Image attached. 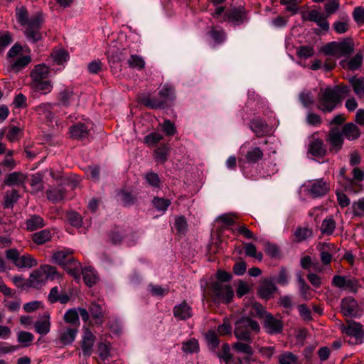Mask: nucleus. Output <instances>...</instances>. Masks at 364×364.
<instances>
[{
  "mask_svg": "<svg viewBox=\"0 0 364 364\" xmlns=\"http://www.w3.org/2000/svg\"><path fill=\"white\" fill-rule=\"evenodd\" d=\"M78 333V328L67 326H61L58 331V339L56 341L61 346L71 345L75 340Z\"/></svg>",
  "mask_w": 364,
  "mask_h": 364,
  "instance_id": "nucleus-11",
  "label": "nucleus"
},
{
  "mask_svg": "<svg viewBox=\"0 0 364 364\" xmlns=\"http://www.w3.org/2000/svg\"><path fill=\"white\" fill-rule=\"evenodd\" d=\"M173 314L180 321L187 320L193 316L192 308L186 301L176 305L173 309Z\"/></svg>",
  "mask_w": 364,
  "mask_h": 364,
  "instance_id": "nucleus-16",
  "label": "nucleus"
},
{
  "mask_svg": "<svg viewBox=\"0 0 364 364\" xmlns=\"http://www.w3.org/2000/svg\"><path fill=\"white\" fill-rule=\"evenodd\" d=\"M259 325L256 321L244 317L236 323L234 333L238 340L250 342L251 332H259Z\"/></svg>",
  "mask_w": 364,
  "mask_h": 364,
  "instance_id": "nucleus-3",
  "label": "nucleus"
},
{
  "mask_svg": "<svg viewBox=\"0 0 364 364\" xmlns=\"http://www.w3.org/2000/svg\"><path fill=\"white\" fill-rule=\"evenodd\" d=\"M250 308V314L252 316H257L259 318H264L266 314H269L265 311L264 307L257 301H252L247 306Z\"/></svg>",
  "mask_w": 364,
  "mask_h": 364,
  "instance_id": "nucleus-42",
  "label": "nucleus"
},
{
  "mask_svg": "<svg viewBox=\"0 0 364 364\" xmlns=\"http://www.w3.org/2000/svg\"><path fill=\"white\" fill-rule=\"evenodd\" d=\"M73 252L69 250H60L55 252L52 256L53 262L59 265L65 266L69 258H73L71 256Z\"/></svg>",
  "mask_w": 364,
  "mask_h": 364,
  "instance_id": "nucleus-43",
  "label": "nucleus"
},
{
  "mask_svg": "<svg viewBox=\"0 0 364 364\" xmlns=\"http://www.w3.org/2000/svg\"><path fill=\"white\" fill-rule=\"evenodd\" d=\"M119 194L120 195L121 200L124 206L132 205L136 202V196L130 192L121 191Z\"/></svg>",
  "mask_w": 364,
  "mask_h": 364,
  "instance_id": "nucleus-61",
  "label": "nucleus"
},
{
  "mask_svg": "<svg viewBox=\"0 0 364 364\" xmlns=\"http://www.w3.org/2000/svg\"><path fill=\"white\" fill-rule=\"evenodd\" d=\"M343 136L349 141L358 139L360 136V130L358 127L353 122L346 124L341 131Z\"/></svg>",
  "mask_w": 364,
  "mask_h": 364,
  "instance_id": "nucleus-24",
  "label": "nucleus"
},
{
  "mask_svg": "<svg viewBox=\"0 0 364 364\" xmlns=\"http://www.w3.org/2000/svg\"><path fill=\"white\" fill-rule=\"evenodd\" d=\"M353 215L355 216H363L364 215V198L353 202L352 204Z\"/></svg>",
  "mask_w": 364,
  "mask_h": 364,
  "instance_id": "nucleus-64",
  "label": "nucleus"
},
{
  "mask_svg": "<svg viewBox=\"0 0 364 364\" xmlns=\"http://www.w3.org/2000/svg\"><path fill=\"white\" fill-rule=\"evenodd\" d=\"M340 328L343 334L350 338V343L359 345L364 342V326L360 323L347 320Z\"/></svg>",
  "mask_w": 364,
  "mask_h": 364,
  "instance_id": "nucleus-4",
  "label": "nucleus"
},
{
  "mask_svg": "<svg viewBox=\"0 0 364 364\" xmlns=\"http://www.w3.org/2000/svg\"><path fill=\"white\" fill-rule=\"evenodd\" d=\"M65 270L73 277L75 279H79L80 277V272H81V264L76 259L73 258H69L67 261V263L63 267Z\"/></svg>",
  "mask_w": 364,
  "mask_h": 364,
  "instance_id": "nucleus-28",
  "label": "nucleus"
},
{
  "mask_svg": "<svg viewBox=\"0 0 364 364\" xmlns=\"http://www.w3.org/2000/svg\"><path fill=\"white\" fill-rule=\"evenodd\" d=\"M313 235V231L311 229L308 228L298 227L294 232L293 241L297 243H300L311 237Z\"/></svg>",
  "mask_w": 364,
  "mask_h": 364,
  "instance_id": "nucleus-37",
  "label": "nucleus"
},
{
  "mask_svg": "<svg viewBox=\"0 0 364 364\" xmlns=\"http://www.w3.org/2000/svg\"><path fill=\"white\" fill-rule=\"evenodd\" d=\"M340 97L332 87L321 89L318 95L317 108L323 112H331L341 104Z\"/></svg>",
  "mask_w": 364,
  "mask_h": 364,
  "instance_id": "nucleus-2",
  "label": "nucleus"
},
{
  "mask_svg": "<svg viewBox=\"0 0 364 364\" xmlns=\"http://www.w3.org/2000/svg\"><path fill=\"white\" fill-rule=\"evenodd\" d=\"M145 179L146 182L154 188H159L161 180L159 175L154 172L150 171L146 173Z\"/></svg>",
  "mask_w": 364,
  "mask_h": 364,
  "instance_id": "nucleus-63",
  "label": "nucleus"
},
{
  "mask_svg": "<svg viewBox=\"0 0 364 364\" xmlns=\"http://www.w3.org/2000/svg\"><path fill=\"white\" fill-rule=\"evenodd\" d=\"M277 287L271 281H265L259 287L258 294L260 297L267 300L276 291Z\"/></svg>",
  "mask_w": 364,
  "mask_h": 364,
  "instance_id": "nucleus-32",
  "label": "nucleus"
},
{
  "mask_svg": "<svg viewBox=\"0 0 364 364\" xmlns=\"http://www.w3.org/2000/svg\"><path fill=\"white\" fill-rule=\"evenodd\" d=\"M247 11L243 6L234 7L225 11L223 21L239 26L247 21Z\"/></svg>",
  "mask_w": 364,
  "mask_h": 364,
  "instance_id": "nucleus-8",
  "label": "nucleus"
},
{
  "mask_svg": "<svg viewBox=\"0 0 364 364\" xmlns=\"http://www.w3.org/2000/svg\"><path fill=\"white\" fill-rule=\"evenodd\" d=\"M96 340L95 336L88 327H83V336L81 342V348L84 355L90 356Z\"/></svg>",
  "mask_w": 364,
  "mask_h": 364,
  "instance_id": "nucleus-15",
  "label": "nucleus"
},
{
  "mask_svg": "<svg viewBox=\"0 0 364 364\" xmlns=\"http://www.w3.org/2000/svg\"><path fill=\"white\" fill-rule=\"evenodd\" d=\"M218 357L222 359L225 364H232V363H233L234 357L230 353V346L228 343H224L222 346V352L218 355Z\"/></svg>",
  "mask_w": 364,
  "mask_h": 364,
  "instance_id": "nucleus-51",
  "label": "nucleus"
},
{
  "mask_svg": "<svg viewBox=\"0 0 364 364\" xmlns=\"http://www.w3.org/2000/svg\"><path fill=\"white\" fill-rule=\"evenodd\" d=\"M89 312L95 320V324L101 326L104 323L105 311L102 306L95 301L91 302L89 306Z\"/></svg>",
  "mask_w": 364,
  "mask_h": 364,
  "instance_id": "nucleus-21",
  "label": "nucleus"
},
{
  "mask_svg": "<svg viewBox=\"0 0 364 364\" xmlns=\"http://www.w3.org/2000/svg\"><path fill=\"white\" fill-rule=\"evenodd\" d=\"M51 56L56 64L61 65L68 60L69 54L64 50H58L53 52Z\"/></svg>",
  "mask_w": 364,
  "mask_h": 364,
  "instance_id": "nucleus-58",
  "label": "nucleus"
},
{
  "mask_svg": "<svg viewBox=\"0 0 364 364\" xmlns=\"http://www.w3.org/2000/svg\"><path fill=\"white\" fill-rule=\"evenodd\" d=\"M33 339V335L28 331H20L17 336L18 343H22L24 347L30 346Z\"/></svg>",
  "mask_w": 364,
  "mask_h": 364,
  "instance_id": "nucleus-56",
  "label": "nucleus"
},
{
  "mask_svg": "<svg viewBox=\"0 0 364 364\" xmlns=\"http://www.w3.org/2000/svg\"><path fill=\"white\" fill-rule=\"evenodd\" d=\"M338 58L347 56L354 50V44L350 39H346L341 42H337Z\"/></svg>",
  "mask_w": 364,
  "mask_h": 364,
  "instance_id": "nucleus-35",
  "label": "nucleus"
},
{
  "mask_svg": "<svg viewBox=\"0 0 364 364\" xmlns=\"http://www.w3.org/2000/svg\"><path fill=\"white\" fill-rule=\"evenodd\" d=\"M343 136L338 128H333L329 131L326 141L329 143V150L331 152H338L343 144Z\"/></svg>",
  "mask_w": 364,
  "mask_h": 364,
  "instance_id": "nucleus-12",
  "label": "nucleus"
},
{
  "mask_svg": "<svg viewBox=\"0 0 364 364\" xmlns=\"http://www.w3.org/2000/svg\"><path fill=\"white\" fill-rule=\"evenodd\" d=\"M170 150L168 146L161 145L155 149L154 152V159L157 163H165L168 159Z\"/></svg>",
  "mask_w": 364,
  "mask_h": 364,
  "instance_id": "nucleus-44",
  "label": "nucleus"
},
{
  "mask_svg": "<svg viewBox=\"0 0 364 364\" xmlns=\"http://www.w3.org/2000/svg\"><path fill=\"white\" fill-rule=\"evenodd\" d=\"M58 104L64 107H68L74 100L73 89L66 87L58 92L57 95Z\"/></svg>",
  "mask_w": 364,
  "mask_h": 364,
  "instance_id": "nucleus-30",
  "label": "nucleus"
},
{
  "mask_svg": "<svg viewBox=\"0 0 364 364\" xmlns=\"http://www.w3.org/2000/svg\"><path fill=\"white\" fill-rule=\"evenodd\" d=\"M139 102L146 107L147 108L151 109H165L164 101H162L160 97L158 95L152 96L151 94H142L138 97Z\"/></svg>",
  "mask_w": 364,
  "mask_h": 364,
  "instance_id": "nucleus-14",
  "label": "nucleus"
},
{
  "mask_svg": "<svg viewBox=\"0 0 364 364\" xmlns=\"http://www.w3.org/2000/svg\"><path fill=\"white\" fill-rule=\"evenodd\" d=\"M12 36L9 32L0 33V55L12 43Z\"/></svg>",
  "mask_w": 364,
  "mask_h": 364,
  "instance_id": "nucleus-57",
  "label": "nucleus"
},
{
  "mask_svg": "<svg viewBox=\"0 0 364 364\" xmlns=\"http://www.w3.org/2000/svg\"><path fill=\"white\" fill-rule=\"evenodd\" d=\"M210 291L213 300L216 302L229 303L234 296L230 285L219 282H215L211 284Z\"/></svg>",
  "mask_w": 364,
  "mask_h": 364,
  "instance_id": "nucleus-6",
  "label": "nucleus"
},
{
  "mask_svg": "<svg viewBox=\"0 0 364 364\" xmlns=\"http://www.w3.org/2000/svg\"><path fill=\"white\" fill-rule=\"evenodd\" d=\"M26 176L21 172H13L8 174L4 183L8 186H20L25 183Z\"/></svg>",
  "mask_w": 364,
  "mask_h": 364,
  "instance_id": "nucleus-31",
  "label": "nucleus"
},
{
  "mask_svg": "<svg viewBox=\"0 0 364 364\" xmlns=\"http://www.w3.org/2000/svg\"><path fill=\"white\" fill-rule=\"evenodd\" d=\"M159 96L162 101H164V106L167 107L172 103L175 98V89L169 84H165L159 92Z\"/></svg>",
  "mask_w": 364,
  "mask_h": 364,
  "instance_id": "nucleus-22",
  "label": "nucleus"
},
{
  "mask_svg": "<svg viewBox=\"0 0 364 364\" xmlns=\"http://www.w3.org/2000/svg\"><path fill=\"white\" fill-rule=\"evenodd\" d=\"M319 250L321 251V260L324 265H327L331 263L332 260V255L327 251L329 247V244H320Z\"/></svg>",
  "mask_w": 364,
  "mask_h": 364,
  "instance_id": "nucleus-52",
  "label": "nucleus"
},
{
  "mask_svg": "<svg viewBox=\"0 0 364 364\" xmlns=\"http://www.w3.org/2000/svg\"><path fill=\"white\" fill-rule=\"evenodd\" d=\"M350 82L358 97L364 98V77H352L350 79Z\"/></svg>",
  "mask_w": 364,
  "mask_h": 364,
  "instance_id": "nucleus-39",
  "label": "nucleus"
},
{
  "mask_svg": "<svg viewBox=\"0 0 364 364\" xmlns=\"http://www.w3.org/2000/svg\"><path fill=\"white\" fill-rule=\"evenodd\" d=\"M81 274L82 275L83 280L87 287H92L96 284L98 277L93 268L90 267H85L81 269Z\"/></svg>",
  "mask_w": 364,
  "mask_h": 364,
  "instance_id": "nucleus-33",
  "label": "nucleus"
},
{
  "mask_svg": "<svg viewBox=\"0 0 364 364\" xmlns=\"http://www.w3.org/2000/svg\"><path fill=\"white\" fill-rule=\"evenodd\" d=\"M182 350L186 353H194L199 351V343L196 338H191L182 343Z\"/></svg>",
  "mask_w": 364,
  "mask_h": 364,
  "instance_id": "nucleus-47",
  "label": "nucleus"
},
{
  "mask_svg": "<svg viewBox=\"0 0 364 364\" xmlns=\"http://www.w3.org/2000/svg\"><path fill=\"white\" fill-rule=\"evenodd\" d=\"M51 232L48 229L42 230L32 235V240L34 243L40 245L51 240Z\"/></svg>",
  "mask_w": 364,
  "mask_h": 364,
  "instance_id": "nucleus-41",
  "label": "nucleus"
},
{
  "mask_svg": "<svg viewBox=\"0 0 364 364\" xmlns=\"http://www.w3.org/2000/svg\"><path fill=\"white\" fill-rule=\"evenodd\" d=\"M6 257L11 260L16 267L20 269L36 267L38 264L37 260L29 254L20 255L16 249H10L6 251Z\"/></svg>",
  "mask_w": 364,
  "mask_h": 364,
  "instance_id": "nucleus-5",
  "label": "nucleus"
},
{
  "mask_svg": "<svg viewBox=\"0 0 364 364\" xmlns=\"http://www.w3.org/2000/svg\"><path fill=\"white\" fill-rule=\"evenodd\" d=\"M309 152L316 157H323L326 154L327 150L321 139H314L309 145Z\"/></svg>",
  "mask_w": 364,
  "mask_h": 364,
  "instance_id": "nucleus-25",
  "label": "nucleus"
},
{
  "mask_svg": "<svg viewBox=\"0 0 364 364\" xmlns=\"http://www.w3.org/2000/svg\"><path fill=\"white\" fill-rule=\"evenodd\" d=\"M341 306L342 313L346 316H355L358 314L357 301L351 297L343 299Z\"/></svg>",
  "mask_w": 364,
  "mask_h": 364,
  "instance_id": "nucleus-20",
  "label": "nucleus"
},
{
  "mask_svg": "<svg viewBox=\"0 0 364 364\" xmlns=\"http://www.w3.org/2000/svg\"><path fill=\"white\" fill-rule=\"evenodd\" d=\"M264 154L259 147H252L245 155V160L249 164H256L263 158Z\"/></svg>",
  "mask_w": 364,
  "mask_h": 364,
  "instance_id": "nucleus-36",
  "label": "nucleus"
},
{
  "mask_svg": "<svg viewBox=\"0 0 364 364\" xmlns=\"http://www.w3.org/2000/svg\"><path fill=\"white\" fill-rule=\"evenodd\" d=\"M348 22V18L343 17L342 21H337L333 23V28L338 34L345 33L349 29Z\"/></svg>",
  "mask_w": 364,
  "mask_h": 364,
  "instance_id": "nucleus-49",
  "label": "nucleus"
},
{
  "mask_svg": "<svg viewBox=\"0 0 364 364\" xmlns=\"http://www.w3.org/2000/svg\"><path fill=\"white\" fill-rule=\"evenodd\" d=\"M63 321L66 323L70 324L69 326L79 328L80 322L77 310L76 309L67 310L63 316Z\"/></svg>",
  "mask_w": 364,
  "mask_h": 364,
  "instance_id": "nucleus-34",
  "label": "nucleus"
},
{
  "mask_svg": "<svg viewBox=\"0 0 364 364\" xmlns=\"http://www.w3.org/2000/svg\"><path fill=\"white\" fill-rule=\"evenodd\" d=\"M31 62V58L30 55H23L14 61H10V66L12 70L18 73L25 68Z\"/></svg>",
  "mask_w": 364,
  "mask_h": 364,
  "instance_id": "nucleus-40",
  "label": "nucleus"
},
{
  "mask_svg": "<svg viewBox=\"0 0 364 364\" xmlns=\"http://www.w3.org/2000/svg\"><path fill=\"white\" fill-rule=\"evenodd\" d=\"M208 34L216 44H221L226 39V33L223 28L213 27Z\"/></svg>",
  "mask_w": 364,
  "mask_h": 364,
  "instance_id": "nucleus-45",
  "label": "nucleus"
},
{
  "mask_svg": "<svg viewBox=\"0 0 364 364\" xmlns=\"http://www.w3.org/2000/svg\"><path fill=\"white\" fill-rule=\"evenodd\" d=\"M264 328L267 333L269 334H277L282 332L283 329V322L273 316L272 314H266L264 318Z\"/></svg>",
  "mask_w": 364,
  "mask_h": 364,
  "instance_id": "nucleus-13",
  "label": "nucleus"
},
{
  "mask_svg": "<svg viewBox=\"0 0 364 364\" xmlns=\"http://www.w3.org/2000/svg\"><path fill=\"white\" fill-rule=\"evenodd\" d=\"M336 229V221L332 216L326 218L321 225L320 230L323 235H331Z\"/></svg>",
  "mask_w": 364,
  "mask_h": 364,
  "instance_id": "nucleus-38",
  "label": "nucleus"
},
{
  "mask_svg": "<svg viewBox=\"0 0 364 364\" xmlns=\"http://www.w3.org/2000/svg\"><path fill=\"white\" fill-rule=\"evenodd\" d=\"M30 87L36 92H40L43 95H47L53 90V85L50 80H41L37 82H31Z\"/></svg>",
  "mask_w": 364,
  "mask_h": 364,
  "instance_id": "nucleus-27",
  "label": "nucleus"
},
{
  "mask_svg": "<svg viewBox=\"0 0 364 364\" xmlns=\"http://www.w3.org/2000/svg\"><path fill=\"white\" fill-rule=\"evenodd\" d=\"M46 282V277L40 268L31 273L29 278L27 279V284L26 287H28V288L32 287L38 289L44 285Z\"/></svg>",
  "mask_w": 364,
  "mask_h": 364,
  "instance_id": "nucleus-18",
  "label": "nucleus"
},
{
  "mask_svg": "<svg viewBox=\"0 0 364 364\" xmlns=\"http://www.w3.org/2000/svg\"><path fill=\"white\" fill-rule=\"evenodd\" d=\"M249 127L257 136H263L267 132V124L261 117L253 118L250 121Z\"/></svg>",
  "mask_w": 364,
  "mask_h": 364,
  "instance_id": "nucleus-23",
  "label": "nucleus"
},
{
  "mask_svg": "<svg viewBox=\"0 0 364 364\" xmlns=\"http://www.w3.org/2000/svg\"><path fill=\"white\" fill-rule=\"evenodd\" d=\"M53 107L54 105L50 102L43 103L37 106L36 110L39 114H45L47 117H50L53 115Z\"/></svg>",
  "mask_w": 364,
  "mask_h": 364,
  "instance_id": "nucleus-62",
  "label": "nucleus"
},
{
  "mask_svg": "<svg viewBox=\"0 0 364 364\" xmlns=\"http://www.w3.org/2000/svg\"><path fill=\"white\" fill-rule=\"evenodd\" d=\"M66 216L68 222L71 225L77 228L82 226V219L79 213L75 211H71L68 212Z\"/></svg>",
  "mask_w": 364,
  "mask_h": 364,
  "instance_id": "nucleus-59",
  "label": "nucleus"
},
{
  "mask_svg": "<svg viewBox=\"0 0 364 364\" xmlns=\"http://www.w3.org/2000/svg\"><path fill=\"white\" fill-rule=\"evenodd\" d=\"M50 316L45 314L41 319L34 323V328L36 333L41 335H46L50 330Z\"/></svg>",
  "mask_w": 364,
  "mask_h": 364,
  "instance_id": "nucleus-29",
  "label": "nucleus"
},
{
  "mask_svg": "<svg viewBox=\"0 0 364 364\" xmlns=\"http://www.w3.org/2000/svg\"><path fill=\"white\" fill-rule=\"evenodd\" d=\"M26 229L33 232L46 226L44 219L38 215H31L25 222Z\"/></svg>",
  "mask_w": 364,
  "mask_h": 364,
  "instance_id": "nucleus-26",
  "label": "nucleus"
},
{
  "mask_svg": "<svg viewBox=\"0 0 364 364\" xmlns=\"http://www.w3.org/2000/svg\"><path fill=\"white\" fill-rule=\"evenodd\" d=\"M153 205L158 211L165 212L171 205V200L162 198L155 197L153 199Z\"/></svg>",
  "mask_w": 364,
  "mask_h": 364,
  "instance_id": "nucleus-55",
  "label": "nucleus"
},
{
  "mask_svg": "<svg viewBox=\"0 0 364 364\" xmlns=\"http://www.w3.org/2000/svg\"><path fill=\"white\" fill-rule=\"evenodd\" d=\"M41 269L46 277V281L48 279L54 280L58 279L59 277V274L56 268L53 266L43 264L41 266Z\"/></svg>",
  "mask_w": 364,
  "mask_h": 364,
  "instance_id": "nucleus-50",
  "label": "nucleus"
},
{
  "mask_svg": "<svg viewBox=\"0 0 364 364\" xmlns=\"http://www.w3.org/2000/svg\"><path fill=\"white\" fill-rule=\"evenodd\" d=\"M298 358L291 352H286L279 355V364H297Z\"/></svg>",
  "mask_w": 364,
  "mask_h": 364,
  "instance_id": "nucleus-54",
  "label": "nucleus"
},
{
  "mask_svg": "<svg viewBox=\"0 0 364 364\" xmlns=\"http://www.w3.org/2000/svg\"><path fill=\"white\" fill-rule=\"evenodd\" d=\"M46 196L48 200L57 203L65 198V189L62 185L50 186L46 191Z\"/></svg>",
  "mask_w": 364,
  "mask_h": 364,
  "instance_id": "nucleus-19",
  "label": "nucleus"
},
{
  "mask_svg": "<svg viewBox=\"0 0 364 364\" xmlns=\"http://www.w3.org/2000/svg\"><path fill=\"white\" fill-rule=\"evenodd\" d=\"M309 194L313 198H319L326 195L330 191V185L323 178L309 181L306 185Z\"/></svg>",
  "mask_w": 364,
  "mask_h": 364,
  "instance_id": "nucleus-9",
  "label": "nucleus"
},
{
  "mask_svg": "<svg viewBox=\"0 0 364 364\" xmlns=\"http://www.w3.org/2000/svg\"><path fill=\"white\" fill-rule=\"evenodd\" d=\"M19 194L16 190H11L6 193L4 208H11L18 200Z\"/></svg>",
  "mask_w": 364,
  "mask_h": 364,
  "instance_id": "nucleus-53",
  "label": "nucleus"
},
{
  "mask_svg": "<svg viewBox=\"0 0 364 364\" xmlns=\"http://www.w3.org/2000/svg\"><path fill=\"white\" fill-rule=\"evenodd\" d=\"M301 18L304 21L315 23L322 31L328 32L330 26L327 16L317 9H311L309 11L301 12Z\"/></svg>",
  "mask_w": 364,
  "mask_h": 364,
  "instance_id": "nucleus-7",
  "label": "nucleus"
},
{
  "mask_svg": "<svg viewBox=\"0 0 364 364\" xmlns=\"http://www.w3.org/2000/svg\"><path fill=\"white\" fill-rule=\"evenodd\" d=\"M50 72V68L43 63L35 65L30 73L31 82L48 80Z\"/></svg>",
  "mask_w": 364,
  "mask_h": 364,
  "instance_id": "nucleus-17",
  "label": "nucleus"
},
{
  "mask_svg": "<svg viewBox=\"0 0 364 364\" xmlns=\"http://www.w3.org/2000/svg\"><path fill=\"white\" fill-rule=\"evenodd\" d=\"M92 129L90 122H77L70 127V133L72 138L82 141L89 139Z\"/></svg>",
  "mask_w": 364,
  "mask_h": 364,
  "instance_id": "nucleus-10",
  "label": "nucleus"
},
{
  "mask_svg": "<svg viewBox=\"0 0 364 364\" xmlns=\"http://www.w3.org/2000/svg\"><path fill=\"white\" fill-rule=\"evenodd\" d=\"M16 16L20 25L26 26L24 33L28 41L36 43L42 38L40 30L43 19L41 14L38 13L28 18L26 8L21 6V8L16 9Z\"/></svg>",
  "mask_w": 364,
  "mask_h": 364,
  "instance_id": "nucleus-1",
  "label": "nucleus"
},
{
  "mask_svg": "<svg viewBox=\"0 0 364 364\" xmlns=\"http://www.w3.org/2000/svg\"><path fill=\"white\" fill-rule=\"evenodd\" d=\"M127 64L131 68L137 70H142L145 66L143 58L137 55H131L127 60Z\"/></svg>",
  "mask_w": 364,
  "mask_h": 364,
  "instance_id": "nucleus-48",
  "label": "nucleus"
},
{
  "mask_svg": "<svg viewBox=\"0 0 364 364\" xmlns=\"http://www.w3.org/2000/svg\"><path fill=\"white\" fill-rule=\"evenodd\" d=\"M315 53L314 49L310 46H301L296 50V55L301 58H308L313 56Z\"/></svg>",
  "mask_w": 364,
  "mask_h": 364,
  "instance_id": "nucleus-60",
  "label": "nucleus"
},
{
  "mask_svg": "<svg viewBox=\"0 0 364 364\" xmlns=\"http://www.w3.org/2000/svg\"><path fill=\"white\" fill-rule=\"evenodd\" d=\"M232 348L237 353H244L246 355L245 357L250 358L254 354V350L249 343L236 342L232 344Z\"/></svg>",
  "mask_w": 364,
  "mask_h": 364,
  "instance_id": "nucleus-46",
  "label": "nucleus"
}]
</instances>
